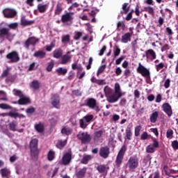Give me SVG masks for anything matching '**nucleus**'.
Listing matches in <instances>:
<instances>
[{"instance_id":"1","label":"nucleus","mask_w":178,"mask_h":178,"mask_svg":"<svg viewBox=\"0 0 178 178\" xmlns=\"http://www.w3.org/2000/svg\"><path fill=\"white\" fill-rule=\"evenodd\" d=\"M29 148L31 150V156L32 158H37L40 154V151L38 150V139H32L29 144Z\"/></svg>"},{"instance_id":"2","label":"nucleus","mask_w":178,"mask_h":178,"mask_svg":"<svg viewBox=\"0 0 178 178\" xmlns=\"http://www.w3.org/2000/svg\"><path fill=\"white\" fill-rule=\"evenodd\" d=\"M127 151V147L126 146V145H122L115 159V163L117 168H120V166L122 165V163H123L124 154H126Z\"/></svg>"},{"instance_id":"3","label":"nucleus","mask_w":178,"mask_h":178,"mask_svg":"<svg viewBox=\"0 0 178 178\" xmlns=\"http://www.w3.org/2000/svg\"><path fill=\"white\" fill-rule=\"evenodd\" d=\"M127 168L129 172H134L138 168V158L136 156H130L127 163Z\"/></svg>"},{"instance_id":"4","label":"nucleus","mask_w":178,"mask_h":178,"mask_svg":"<svg viewBox=\"0 0 178 178\" xmlns=\"http://www.w3.org/2000/svg\"><path fill=\"white\" fill-rule=\"evenodd\" d=\"M137 72L139 73V74H141L143 77H145L147 81L151 80V72H149V70L144 67V65H143L141 63H139L138 64Z\"/></svg>"},{"instance_id":"5","label":"nucleus","mask_w":178,"mask_h":178,"mask_svg":"<svg viewBox=\"0 0 178 178\" xmlns=\"http://www.w3.org/2000/svg\"><path fill=\"white\" fill-rule=\"evenodd\" d=\"M81 106H88L90 109H95L97 112L99 111L97 105V99L92 97L86 99L85 102L81 104Z\"/></svg>"},{"instance_id":"6","label":"nucleus","mask_w":178,"mask_h":178,"mask_svg":"<svg viewBox=\"0 0 178 178\" xmlns=\"http://www.w3.org/2000/svg\"><path fill=\"white\" fill-rule=\"evenodd\" d=\"M39 41L40 40L34 36L30 37L24 43V47L26 48V49H30V45L35 47Z\"/></svg>"},{"instance_id":"7","label":"nucleus","mask_w":178,"mask_h":178,"mask_svg":"<svg viewBox=\"0 0 178 178\" xmlns=\"http://www.w3.org/2000/svg\"><path fill=\"white\" fill-rule=\"evenodd\" d=\"M153 144L149 145L146 147V152L147 154H154L155 152V149L156 148H159V142L156 138H153L152 139Z\"/></svg>"},{"instance_id":"8","label":"nucleus","mask_w":178,"mask_h":178,"mask_svg":"<svg viewBox=\"0 0 178 178\" xmlns=\"http://www.w3.org/2000/svg\"><path fill=\"white\" fill-rule=\"evenodd\" d=\"M78 138L81 140L83 144H88L91 141V136L87 132H80L78 134Z\"/></svg>"},{"instance_id":"9","label":"nucleus","mask_w":178,"mask_h":178,"mask_svg":"<svg viewBox=\"0 0 178 178\" xmlns=\"http://www.w3.org/2000/svg\"><path fill=\"white\" fill-rule=\"evenodd\" d=\"M7 59H9L11 63H17L19 60H20V58H19V54L17 51H11L8 54L6 55Z\"/></svg>"},{"instance_id":"10","label":"nucleus","mask_w":178,"mask_h":178,"mask_svg":"<svg viewBox=\"0 0 178 178\" xmlns=\"http://www.w3.org/2000/svg\"><path fill=\"white\" fill-rule=\"evenodd\" d=\"M3 15L7 19H13V17H15L16 15H17V13H16V10H15V9L5 8L3 10Z\"/></svg>"},{"instance_id":"11","label":"nucleus","mask_w":178,"mask_h":178,"mask_svg":"<svg viewBox=\"0 0 178 178\" xmlns=\"http://www.w3.org/2000/svg\"><path fill=\"white\" fill-rule=\"evenodd\" d=\"M161 109L164 113L170 118L173 115V110L172 109V106L169 103H163L161 106Z\"/></svg>"},{"instance_id":"12","label":"nucleus","mask_w":178,"mask_h":178,"mask_svg":"<svg viewBox=\"0 0 178 178\" xmlns=\"http://www.w3.org/2000/svg\"><path fill=\"white\" fill-rule=\"evenodd\" d=\"M109 154H111L109 147L104 146L100 148L99 155L101 156V158L106 159V158H108Z\"/></svg>"},{"instance_id":"13","label":"nucleus","mask_w":178,"mask_h":178,"mask_svg":"<svg viewBox=\"0 0 178 178\" xmlns=\"http://www.w3.org/2000/svg\"><path fill=\"white\" fill-rule=\"evenodd\" d=\"M48 8H49V3H39L38 4V9L34 10V14L37 15L38 12H39V13H45V12L48 10Z\"/></svg>"},{"instance_id":"14","label":"nucleus","mask_w":178,"mask_h":178,"mask_svg":"<svg viewBox=\"0 0 178 178\" xmlns=\"http://www.w3.org/2000/svg\"><path fill=\"white\" fill-rule=\"evenodd\" d=\"M120 98H122V96L114 92L109 96H107V101L109 104H115V102H118L119 101Z\"/></svg>"},{"instance_id":"15","label":"nucleus","mask_w":178,"mask_h":178,"mask_svg":"<svg viewBox=\"0 0 178 178\" xmlns=\"http://www.w3.org/2000/svg\"><path fill=\"white\" fill-rule=\"evenodd\" d=\"M51 105L54 106V108H56V109H59V104H60V99L59 98V95H54L51 97Z\"/></svg>"},{"instance_id":"16","label":"nucleus","mask_w":178,"mask_h":178,"mask_svg":"<svg viewBox=\"0 0 178 178\" xmlns=\"http://www.w3.org/2000/svg\"><path fill=\"white\" fill-rule=\"evenodd\" d=\"M63 164L65 165V166H67V165H70V162H72V153L67 152L65 153L62 159Z\"/></svg>"},{"instance_id":"17","label":"nucleus","mask_w":178,"mask_h":178,"mask_svg":"<svg viewBox=\"0 0 178 178\" xmlns=\"http://www.w3.org/2000/svg\"><path fill=\"white\" fill-rule=\"evenodd\" d=\"M74 13H67L62 15L61 20L63 23H67V22H72L73 20Z\"/></svg>"},{"instance_id":"18","label":"nucleus","mask_w":178,"mask_h":178,"mask_svg":"<svg viewBox=\"0 0 178 178\" xmlns=\"http://www.w3.org/2000/svg\"><path fill=\"white\" fill-rule=\"evenodd\" d=\"M145 56L147 59H151V60L156 59V54L153 49H148L147 51H146Z\"/></svg>"},{"instance_id":"19","label":"nucleus","mask_w":178,"mask_h":178,"mask_svg":"<svg viewBox=\"0 0 178 178\" xmlns=\"http://www.w3.org/2000/svg\"><path fill=\"white\" fill-rule=\"evenodd\" d=\"M132 33H126L122 35L121 42L124 44H127V42L131 41Z\"/></svg>"},{"instance_id":"20","label":"nucleus","mask_w":178,"mask_h":178,"mask_svg":"<svg viewBox=\"0 0 178 178\" xmlns=\"http://www.w3.org/2000/svg\"><path fill=\"white\" fill-rule=\"evenodd\" d=\"M71 60H72V56L69 54H65L62 56L60 63L61 65H67V63H69V62H71Z\"/></svg>"},{"instance_id":"21","label":"nucleus","mask_w":178,"mask_h":178,"mask_svg":"<svg viewBox=\"0 0 178 178\" xmlns=\"http://www.w3.org/2000/svg\"><path fill=\"white\" fill-rule=\"evenodd\" d=\"M53 56L56 59H60L63 56V50L60 48L56 49L53 52Z\"/></svg>"},{"instance_id":"22","label":"nucleus","mask_w":178,"mask_h":178,"mask_svg":"<svg viewBox=\"0 0 178 178\" xmlns=\"http://www.w3.org/2000/svg\"><path fill=\"white\" fill-rule=\"evenodd\" d=\"M10 29L9 28H2L0 29V37H10Z\"/></svg>"},{"instance_id":"23","label":"nucleus","mask_w":178,"mask_h":178,"mask_svg":"<svg viewBox=\"0 0 178 178\" xmlns=\"http://www.w3.org/2000/svg\"><path fill=\"white\" fill-rule=\"evenodd\" d=\"M63 10V3L58 2L54 10V15H59Z\"/></svg>"},{"instance_id":"24","label":"nucleus","mask_w":178,"mask_h":178,"mask_svg":"<svg viewBox=\"0 0 178 178\" xmlns=\"http://www.w3.org/2000/svg\"><path fill=\"white\" fill-rule=\"evenodd\" d=\"M0 174L2 177L8 178L10 176V170L8 168H4L0 170Z\"/></svg>"},{"instance_id":"25","label":"nucleus","mask_w":178,"mask_h":178,"mask_svg":"<svg viewBox=\"0 0 178 178\" xmlns=\"http://www.w3.org/2000/svg\"><path fill=\"white\" fill-rule=\"evenodd\" d=\"M19 105H27V104H30V98L24 97V95L23 97H20V99L18 100Z\"/></svg>"},{"instance_id":"26","label":"nucleus","mask_w":178,"mask_h":178,"mask_svg":"<svg viewBox=\"0 0 178 178\" xmlns=\"http://www.w3.org/2000/svg\"><path fill=\"white\" fill-rule=\"evenodd\" d=\"M86 173H87V168H83L76 173V176L77 178H84L86 177Z\"/></svg>"},{"instance_id":"27","label":"nucleus","mask_w":178,"mask_h":178,"mask_svg":"<svg viewBox=\"0 0 178 178\" xmlns=\"http://www.w3.org/2000/svg\"><path fill=\"white\" fill-rule=\"evenodd\" d=\"M158 116H159V113L158 111L152 113L149 118L151 123H156V120H158Z\"/></svg>"},{"instance_id":"28","label":"nucleus","mask_w":178,"mask_h":178,"mask_svg":"<svg viewBox=\"0 0 178 178\" xmlns=\"http://www.w3.org/2000/svg\"><path fill=\"white\" fill-rule=\"evenodd\" d=\"M72 130L71 129L70 127H64L61 129V134H64L65 136H70V134H72Z\"/></svg>"},{"instance_id":"29","label":"nucleus","mask_w":178,"mask_h":178,"mask_svg":"<svg viewBox=\"0 0 178 178\" xmlns=\"http://www.w3.org/2000/svg\"><path fill=\"white\" fill-rule=\"evenodd\" d=\"M21 24L24 26V27H26L27 26H31L32 24H34V21H29L27 19H25L24 17H22L21 19Z\"/></svg>"},{"instance_id":"30","label":"nucleus","mask_w":178,"mask_h":178,"mask_svg":"<svg viewBox=\"0 0 178 178\" xmlns=\"http://www.w3.org/2000/svg\"><path fill=\"white\" fill-rule=\"evenodd\" d=\"M108 169L109 167L107 168L105 165H99L97 167L99 173H105V172H108Z\"/></svg>"},{"instance_id":"31","label":"nucleus","mask_w":178,"mask_h":178,"mask_svg":"<svg viewBox=\"0 0 178 178\" xmlns=\"http://www.w3.org/2000/svg\"><path fill=\"white\" fill-rule=\"evenodd\" d=\"M56 73L58 76H65L67 73V69L63 67H58L56 70Z\"/></svg>"},{"instance_id":"32","label":"nucleus","mask_w":178,"mask_h":178,"mask_svg":"<svg viewBox=\"0 0 178 178\" xmlns=\"http://www.w3.org/2000/svg\"><path fill=\"white\" fill-rule=\"evenodd\" d=\"M61 42L63 44H69V42H70V35H63L61 37Z\"/></svg>"},{"instance_id":"33","label":"nucleus","mask_w":178,"mask_h":178,"mask_svg":"<svg viewBox=\"0 0 178 178\" xmlns=\"http://www.w3.org/2000/svg\"><path fill=\"white\" fill-rule=\"evenodd\" d=\"M47 55V53H45V51H36L34 54L33 56H35V58H40V59H43V58Z\"/></svg>"},{"instance_id":"34","label":"nucleus","mask_w":178,"mask_h":178,"mask_svg":"<svg viewBox=\"0 0 178 178\" xmlns=\"http://www.w3.org/2000/svg\"><path fill=\"white\" fill-rule=\"evenodd\" d=\"M121 97H123V93H122V90H120V85L118 83L115 84V92Z\"/></svg>"},{"instance_id":"35","label":"nucleus","mask_w":178,"mask_h":178,"mask_svg":"<svg viewBox=\"0 0 178 178\" xmlns=\"http://www.w3.org/2000/svg\"><path fill=\"white\" fill-rule=\"evenodd\" d=\"M40 85L41 83H40L38 81L35 80L32 81L31 87L33 88V90H40Z\"/></svg>"},{"instance_id":"36","label":"nucleus","mask_w":178,"mask_h":178,"mask_svg":"<svg viewBox=\"0 0 178 178\" xmlns=\"http://www.w3.org/2000/svg\"><path fill=\"white\" fill-rule=\"evenodd\" d=\"M105 133V130H99L97 131H95L94 133V138L95 140H97V138H101L102 137V134Z\"/></svg>"},{"instance_id":"37","label":"nucleus","mask_w":178,"mask_h":178,"mask_svg":"<svg viewBox=\"0 0 178 178\" xmlns=\"http://www.w3.org/2000/svg\"><path fill=\"white\" fill-rule=\"evenodd\" d=\"M92 159V157L91 156V155H85L81 160V163L87 165V163H88V161H91Z\"/></svg>"},{"instance_id":"38","label":"nucleus","mask_w":178,"mask_h":178,"mask_svg":"<svg viewBox=\"0 0 178 178\" xmlns=\"http://www.w3.org/2000/svg\"><path fill=\"white\" fill-rule=\"evenodd\" d=\"M117 29L120 31V29L122 30H124L126 29V24L124 23V21H119L117 24Z\"/></svg>"},{"instance_id":"39","label":"nucleus","mask_w":178,"mask_h":178,"mask_svg":"<svg viewBox=\"0 0 178 178\" xmlns=\"http://www.w3.org/2000/svg\"><path fill=\"white\" fill-rule=\"evenodd\" d=\"M48 161H54L55 159V152L52 149L49 150L47 154Z\"/></svg>"},{"instance_id":"40","label":"nucleus","mask_w":178,"mask_h":178,"mask_svg":"<svg viewBox=\"0 0 178 178\" xmlns=\"http://www.w3.org/2000/svg\"><path fill=\"white\" fill-rule=\"evenodd\" d=\"M3 116H10V118H14L15 119H16V118L19 116V113H15V112L10 111L9 113H3Z\"/></svg>"},{"instance_id":"41","label":"nucleus","mask_w":178,"mask_h":178,"mask_svg":"<svg viewBox=\"0 0 178 178\" xmlns=\"http://www.w3.org/2000/svg\"><path fill=\"white\" fill-rule=\"evenodd\" d=\"M35 130L38 133H43L44 132V125L41 123L38 124L35 126Z\"/></svg>"},{"instance_id":"42","label":"nucleus","mask_w":178,"mask_h":178,"mask_svg":"<svg viewBox=\"0 0 178 178\" xmlns=\"http://www.w3.org/2000/svg\"><path fill=\"white\" fill-rule=\"evenodd\" d=\"M129 5L128 3H124L123 5H122V10L123 11H121V14L123 15L124 13L125 15H127V13H129V7H127Z\"/></svg>"},{"instance_id":"43","label":"nucleus","mask_w":178,"mask_h":178,"mask_svg":"<svg viewBox=\"0 0 178 178\" xmlns=\"http://www.w3.org/2000/svg\"><path fill=\"white\" fill-rule=\"evenodd\" d=\"M67 141L66 140H58V143L56 144L57 148L62 149L66 145Z\"/></svg>"},{"instance_id":"44","label":"nucleus","mask_w":178,"mask_h":178,"mask_svg":"<svg viewBox=\"0 0 178 178\" xmlns=\"http://www.w3.org/2000/svg\"><path fill=\"white\" fill-rule=\"evenodd\" d=\"M14 95H15V97H19V98H21L22 97H23L24 95L23 94V92H22V90H17V89H14L13 90Z\"/></svg>"},{"instance_id":"45","label":"nucleus","mask_w":178,"mask_h":178,"mask_svg":"<svg viewBox=\"0 0 178 178\" xmlns=\"http://www.w3.org/2000/svg\"><path fill=\"white\" fill-rule=\"evenodd\" d=\"M133 136V133L131 132V129L127 128L126 129V136L127 140H131V136Z\"/></svg>"},{"instance_id":"46","label":"nucleus","mask_w":178,"mask_h":178,"mask_svg":"<svg viewBox=\"0 0 178 178\" xmlns=\"http://www.w3.org/2000/svg\"><path fill=\"white\" fill-rule=\"evenodd\" d=\"M106 69V65H102L97 70V76H99L100 74H102L104 72H105V70Z\"/></svg>"},{"instance_id":"47","label":"nucleus","mask_w":178,"mask_h":178,"mask_svg":"<svg viewBox=\"0 0 178 178\" xmlns=\"http://www.w3.org/2000/svg\"><path fill=\"white\" fill-rule=\"evenodd\" d=\"M104 92L106 98H108V97H109L112 94V89L108 86H106L104 88Z\"/></svg>"},{"instance_id":"48","label":"nucleus","mask_w":178,"mask_h":178,"mask_svg":"<svg viewBox=\"0 0 178 178\" xmlns=\"http://www.w3.org/2000/svg\"><path fill=\"white\" fill-rule=\"evenodd\" d=\"M79 123H80V126H81V129H86L87 126H88V124H87V122L84 118L81 119L79 120Z\"/></svg>"},{"instance_id":"49","label":"nucleus","mask_w":178,"mask_h":178,"mask_svg":"<svg viewBox=\"0 0 178 178\" xmlns=\"http://www.w3.org/2000/svg\"><path fill=\"white\" fill-rule=\"evenodd\" d=\"M83 119L86 122V123H90L92 119H94L93 115H87L85 117H83Z\"/></svg>"},{"instance_id":"50","label":"nucleus","mask_w":178,"mask_h":178,"mask_svg":"<svg viewBox=\"0 0 178 178\" xmlns=\"http://www.w3.org/2000/svg\"><path fill=\"white\" fill-rule=\"evenodd\" d=\"M140 131H141V125H138L135 127V136L138 137L140 136Z\"/></svg>"},{"instance_id":"51","label":"nucleus","mask_w":178,"mask_h":178,"mask_svg":"<svg viewBox=\"0 0 178 178\" xmlns=\"http://www.w3.org/2000/svg\"><path fill=\"white\" fill-rule=\"evenodd\" d=\"M82 35H83V33L76 32L75 35L74 36V40H75L76 41H79V40H80V38H81Z\"/></svg>"},{"instance_id":"52","label":"nucleus","mask_w":178,"mask_h":178,"mask_svg":"<svg viewBox=\"0 0 178 178\" xmlns=\"http://www.w3.org/2000/svg\"><path fill=\"white\" fill-rule=\"evenodd\" d=\"M9 128L11 131H16V122H11L9 123Z\"/></svg>"},{"instance_id":"53","label":"nucleus","mask_w":178,"mask_h":178,"mask_svg":"<svg viewBox=\"0 0 178 178\" xmlns=\"http://www.w3.org/2000/svg\"><path fill=\"white\" fill-rule=\"evenodd\" d=\"M54 65L55 64H54V61H51L50 63H49V65L47 67V71L52 72V69H54Z\"/></svg>"},{"instance_id":"54","label":"nucleus","mask_w":178,"mask_h":178,"mask_svg":"<svg viewBox=\"0 0 178 178\" xmlns=\"http://www.w3.org/2000/svg\"><path fill=\"white\" fill-rule=\"evenodd\" d=\"M145 10L148 13L149 15H154V9L151 6L145 8Z\"/></svg>"},{"instance_id":"55","label":"nucleus","mask_w":178,"mask_h":178,"mask_svg":"<svg viewBox=\"0 0 178 178\" xmlns=\"http://www.w3.org/2000/svg\"><path fill=\"white\" fill-rule=\"evenodd\" d=\"M0 108L1 109H12V106L3 103V104H0Z\"/></svg>"},{"instance_id":"56","label":"nucleus","mask_w":178,"mask_h":178,"mask_svg":"<svg viewBox=\"0 0 178 178\" xmlns=\"http://www.w3.org/2000/svg\"><path fill=\"white\" fill-rule=\"evenodd\" d=\"M172 147L174 151L177 150L178 149V141L177 140L172 141Z\"/></svg>"},{"instance_id":"57","label":"nucleus","mask_w":178,"mask_h":178,"mask_svg":"<svg viewBox=\"0 0 178 178\" xmlns=\"http://www.w3.org/2000/svg\"><path fill=\"white\" fill-rule=\"evenodd\" d=\"M173 136V130L172 129H168L166 133V137L167 138H171V137Z\"/></svg>"},{"instance_id":"58","label":"nucleus","mask_w":178,"mask_h":178,"mask_svg":"<svg viewBox=\"0 0 178 178\" xmlns=\"http://www.w3.org/2000/svg\"><path fill=\"white\" fill-rule=\"evenodd\" d=\"M26 113H29L30 115L34 113L35 112V108L34 107H30L26 110Z\"/></svg>"},{"instance_id":"59","label":"nucleus","mask_w":178,"mask_h":178,"mask_svg":"<svg viewBox=\"0 0 178 178\" xmlns=\"http://www.w3.org/2000/svg\"><path fill=\"white\" fill-rule=\"evenodd\" d=\"M72 69L73 70H81V66L77 65L76 63H73V64L72 65Z\"/></svg>"},{"instance_id":"60","label":"nucleus","mask_w":178,"mask_h":178,"mask_svg":"<svg viewBox=\"0 0 178 178\" xmlns=\"http://www.w3.org/2000/svg\"><path fill=\"white\" fill-rule=\"evenodd\" d=\"M119 55H120V49L118 47H115V49H114V56H119Z\"/></svg>"},{"instance_id":"61","label":"nucleus","mask_w":178,"mask_h":178,"mask_svg":"<svg viewBox=\"0 0 178 178\" xmlns=\"http://www.w3.org/2000/svg\"><path fill=\"white\" fill-rule=\"evenodd\" d=\"M91 65H92V57H90L88 65L86 66L87 70H90L91 69Z\"/></svg>"},{"instance_id":"62","label":"nucleus","mask_w":178,"mask_h":178,"mask_svg":"<svg viewBox=\"0 0 178 178\" xmlns=\"http://www.w3.org/2000/svg\"><path fill=\"white\" fill-rule=\"evenodd\" d=\"M8 27L10 29H12V30H16L17 29V23H12L8 25Z\"/></svg>"},{"instance_id":"63","label":"nucleus","mask_w":178,"mask_h":178,"mask_svg":"<svg viewBox=\"0 0 178 178\" xmlns=\"http://www.w3.org/2000/svg\"><path fill=\"white\" fill-rule=\"evenodd\" d=\"M105 51H106V47L104 45L99 51V56H102V55L105 54Z\"/></svg>"},{"instance_id":"64","label":"nucleus","mask_w":178,"mask_h":178,"mask_svg":"<svg viewBox=\"0 0 178 178\" xmlns=\"http://www.w3.org/2000/svg\"><path fill=\"white\" fill-rule=\"evenodd\" d=\"M141 140H147L148 138V133L143 132L140 136Z\"/></svg>"}]
</instances>
